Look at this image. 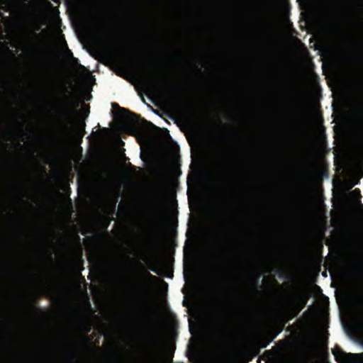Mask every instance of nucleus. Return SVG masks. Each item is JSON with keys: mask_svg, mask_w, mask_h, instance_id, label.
<instances>
[{"mask_svg": "<svg viewBox=\"0 0 363 363\" xmlns=\"http://www.w3.org/2000/svg\"><path fill=\"white\" fill-rule=\"evenodd\" d=\"M238 169V160L233 154L225 155L217 160L216 173L219 179L216 185L217 201L222 213L219 252H222V255L233 252L238 235L235 214Z\"/></svg>", "mask_w": 363, "mask_h": 363, "instance_id": "1", "label": "nucleus"}, {"mask_svg": "<svg viewBox=\"0 0 363 363\" xmlns=\"http://www.w3.org/2000/svg\"><path fill=\"white\" fill-rule=\"evenodd\" d=\"M47 86L40 92V99L57 109V111H0V113H90V106L85 104L92 97L90 93L84 98L72 93L67 89H57L52 77L45 78Z\"/></svg>", "mask_w": 363, "mask_h": 363, "instance_id": "2", "label": "nucleus"}, {"mask_svg": "<svg viewBox=\"0 0 363 363\" xmlns=\"http://www.w3.org/2000/svg\"><path fill=\"white\" fill-rule=\"evenodd\" d=\"M244 317L238 296L230 293L225 313H213L208 320L211 330L221 339L229 341L240 334Z\"/></svg>", "mask_w": 363, "mask_h": 363, "instance_id": "3", "label": "nucleus"}, {"mask_svg": "<svg viewBox=\"0 0 363 363\" xmlns=\"http://www.w3.org/2000/svg\"><path fill=\"white\" fill-rule=\"evenodd\" d=\"M222 264H223V266L225 267V269H227L225 270V272L227 273H225L226 275L228 276H225V280L227 281H225V287L224 288V291L222 294V297L223 298H223V300H224L225 301L223 302L224 304H223V307H222V311L219 310L218 311V307H216L214 308L215 310H213V313L211 314H213V313H220L222 314L223 313H225V307H227V304H228V298H229V296L230 294V291H232V293H235V296H238L240 301V306H241V308H242V314L245 315V308H244V299H243V296L241 295L240 292L238 290V288L235 287V282L233 281H234V277L233 276V274H234L233 273V272H234L233 269H234V267H235V262L232 259H229V257H227L226 256L223 257L222 256ZM216 306H218L216 305ZM218 309H220V307H218Z\"/></svg>", "mask_w": 363, "mask_h": 363, "instance_id": "4", "label": "nucleus"}, {"mask_svg": "<svg viewBox=\"0 0 363 363\" xmlns=\"http://www.w3.org/2000/svg\"><path fill=\"white\" fill-rule=\"evenodd\" d=\"M310 294L307 291L298 290L294 291L286 299L283 305L282 316L286 323L296 317L306 307Z\"/></svg>", "mask_w": 363, "mask_h": 363, "instance_id": "5", "label": "nucleus"}, {"mask_svg": "<svg viewBox=\"0 0 363 363\" xmlns=\"http://www.w3.org/2000/svg\"><path fill=\"white\" fill-rule=\"evenodd\" d=\"M167 118L175 121L181 127L188 130L195 129L200 121L201 116H316L321 118L323 115H165Z\"/></svg>", "mask_w": 363, "mask_h": 363, "instance_id": "6", "label": "nucleus"}, {"mask_svg": "<svg viewBox=\"0 0 363 363\" xmlns=\"http://www.w3.org/2000/svg\"><path fill=\"white\" fill-rule=\"evenodd\" d=\"M274 99L285 108H294L302 104L303 96L302 92L296 87L282 86L274 94Z\"/></svg>", "mask_w": 363, "mask_h": 363, "instance_id": "7", "label": "nucleus"}, {"mask_svg": "<svg viewBox=\"0 0 363 363\" xmlns=\"http://www.w3.org/2000/svg\"><path fill=\"white\" fill-rule=\"evenodd\" d=\"M0 116H58V115H0ZM17 132L9 123L0 118V149L15 139Z\"/></svg>", "mask_w": 363, "mask_h": 363, "instance_id": "8", "label": "nucleus"}, {"mask_svg": "<svg viewBox=\"0 0 363 363\" xmlns=\"http://www.w3.org/2000/svg\"><path fill=\"white\" fill-rule=\"evenodd\" d=\"M11 335L5 333V330L0 327V347L6 352H12L15 354L16 363H26L23 351L11 342Z\"/></svg>", "mask_w": 363, "mask_h": 363, "instance_id": "9", "label": "nucleus"}, {"mask_svg": "<svg viewBox=\"0 0 363 363\" xmlns=\"http://www.w3.org/2000/svg\"><path fill=\"white\" fill-rule=\"evenodd\" d=\"M141 80L147 86L148 89L151 91H161L165 89L155 69H152L151 71L143 74Z\"/></svg>", "mask_w": 363, "mask_h": 363, "instance_id": "10", "label": "nucleus"}, {"mask_svg": "<svg viewBox=\"0 0 363 363\" xmlns=\"http://www.w3.org/2000/svg\"><path fill=\"white\" fill-rule=\"evenodd\" d=\"M154 113H161L159 111L152 108ZM162 113H298V111H220V112H207V111H184V112H172L164 111Z\"/></svg>", "mask_w": 363, "mask_h": 363, "instance_id": "11", "label": "nucleus"}, {"mask_svg": "<svg viewBox=\"0 0 363 363\" xmlns=\"http://www.w3.org/2000/svg\"><path fill=\"white\" fill-rule=\"evenodd\" d=\"M332 352L335 357V359L338 362H348L350 361L349 357H363V353L360 354H347L339 345H335L333 349Z\"/></svg>", "mask_w": 363, "mask_h": 363, "instance_id": "12", "label": "nucleus"}, {"mask_svg": "<svg viewBox=\"0 0 363 363\" xmlns=\"http://www.w3.org/2000/svg\"><path fill=\"white\" fill-rule=\"evenodd\" d=\"M220 136L225 140L233 142L236 140L240 135L234 128L225 125L224 126L223 130L220 132Z\"/></svg>", "mask_w": 363, "mask_h": 363, "instance_id": "13", "label": "nucleus"}, {"mask_svg": "<svg viewBox=\"0 0 363 363\" xmlns=\"http://www.w3.org/2000/svg\"><path fill=\"white\" fill-rule=\"evenodd\" d=\"M153 218L155 223L158 224L162 219V211L161 203L157 202L153 211Z\"/></svg>", "mask_w": 363, "mask_h": 363, "instance_id": "14", "label": "nucleus"}, {"mask_svg": "<svg viewBox=\"0 0 363 363\" xmlns=\"http://www.w3.org/2000/svg\"><path fill=\"white\" fill-rule=\"evenodd\" d=\"M110 113H135L128 108L121 107L117 103H111Z\"/></svg>", "mask_w": 363, "mask_h": 363, "instance_id": "15", "label": "nucleus"}, {"mask_svg": "<svg viewBox=\"0 0 363 363\" xmlns=\"http://www.w3.org/2000/svg\"><path fill=\"white\" fill-rule=\"evenodd\" d=\"M111 116H112L113 120H117V119H119V118H123L124 116H133L134 118L136 119L137 122L145 123H149V124L152 125L151 123H149L145 119L142 118L140 117L141 115L134 114V115H111Z\"/></svg>", "mask_w": 363, "mask_h": 363, "instance_id": "16", "label": "nucleus"}, {"mask_svg": "<svg viewBox=\"0 0 363 363\" xmlns=\"http://www.w3.org/2000/svg\"><path fill=\"white\" fill-rule=\"evenodd\" d=\"M40 67L43 71H48L50 69V64L47 61H41L40 63Z\"/></svg>", "mask_w": 363, "mask_h": 363, "instance_id": "17", "label": "nucleus"}, {"mask_svg": "<svg viewBox=\"0 0 363 363\" xmlns=\"http://www.w3.org/2000/svg\"><path fill=\"white\" fill-rule=\"evenodd\" d=\"M333 113H363V111H337L335 109H333Z\"/></svg>", "mask_w": 363, "mask_h": 363, "instance_id": "18", "label": "nucleus"}, {"mask_svg": "<svg viewBox=\"0 0 363 363\" xmlns=\"http://www.w3.org/2000/svg\"><path fill=\"white\" fill-rule=\"evenodd\" d=\"M143 292L141 290H140V291L137 294V301L140 302L143 298Z\"/></svg>", "mask_w": 363, "mask_h": 363, "instance_id": "19", "label": "nucleus"}, {"mask_svg": "<svg viewBox=\"0 0 363 363\" xmlns=\"http://www.w3.org/2000/svg\"><path fill=\"white\" fill-rule=\"evenodd\" d=\"M84 127H85V125L84 124H82L80 125V126L79 127V131L82 134V136L84 135V133H85V130H84Z\"/></svg>", "mask_w": 363, "mask_h": 363, "instance_id": "20", "label": "nucleus"}, {"mask_svg": "<svg viewBox=\"0 0 363 363\" xmlns=\"http://www.w3.org/2000/svg\"><path fill=\"white\" fill-rule=\"evenodd\" d=\"M28 311H38L40 310L38 308H37L36 306H35L34 305H32V306H30L28 308Z\"/></svg>", "mask_w": 363, "mask_h": 363, "instance_id": "21", "label": "nucleus"}, {"mask_svg": "<svg viewBox=\"0 0 363 363\" xmlns=\"http://www.w3.org/2000/svg\"><path fill=\"white\" fill-rule=\"evenodd\" d=\"M176 91L178 93H182L183 91V89L182 87L179 86V87H177Z\"/></svg>", "mask_w": 363, "mask_h": 363, "instance_id": "22", "label": "nucleus"}, {"mask_svg": "<svg viewBox=\"0 0 363 363\" xmlns=\"http://www.w3.org/2000/svg\"><path fill=\"white\" fill-rule=\"evenodd\" d=\"M152 69V68H151V69H148V70H145V72H144V69H142L143 73L140 75V77H141V76H142L143 74H144L145 72H148L149 71H151V69Z\"/></svg>", "mask_w": 363, "mask_h": 363, "instance_id": "23", "label": "nucleus"}, {"mask_svg": "<svg viewBox=\"0 0 363 363\" xmlns=\"http://www.w3.org/2000/svg\"><path fill=\"white\" fill-rule=\"evenodd\" d=\"M147 276H148L150 279H156V277H155V276L152 275V274H150V273H147Z\"/></svg>", "mask_w": 363, "mask_h": 363, "instance_id": "24", "label": "nucleus"}, {"mask_svg": "<svg viewBox=\"0 0 363 363\" xmlns=\"http://www.w3.org/2000/svg\"><path fill=\"white\" fill-rule=\"evenodd\" d=\"M133 126H134V128H136V129L139 128V127H138V123H135V124H133Z\"/></svg>", "mask_w": 363, "mask_h": 363, "instance_id": "25", "label": "nucleus"}, {"mask_svg": "<svg viewBox=\"0 0 363 363\" xmlns=\"http://www.w3.org/2000/svg\"><path fill=\"white\" fill-rule=\"evenodd\" d=\"M255 284L256 287H261V286L258 285V281L257 280L255 281Z\"/></svg>", "mask_w": 363, "mask_h": 363, "instance_id": "26", "label": "nucleus"}, {"mask_svg": "<svg viewBox=\"0 0 363 363\" xmlns=\"http://www.w3.org/2000/svg\"><path fill=\"white\" fill-rule=\"evenodd\" d=\"M151 270L157 274H158V272L157 269H151Z\"/></svg>", "mask_w": 363, "mask_h": 363, "instance_id": "27", "label": "nucleus"}, {"mask_svg": "<svg viewBox=\"0 0 363 363\" xmlns=\"http://www.w3.org/2000/svg\"><path fill=\"white\" fill-rule=\"evenodd\" d=\"M130 166L131 168H133L134 170H135L136 167L135 166H133L131 164H130Z\"/></svg>", "mask_w": 363, "mask_h": 363, "instance_id": "28", "label": "nucleus"}, {"mask_svg": "<svg viewBox=\"0 0 363 363\" xmlns=\"http://www.w3.org/2000/svg\"><path fill=\"white\" fill-rule=\"evenodd\" d=\"M67 52H68V53H69L71 56H72V52H71V50H68V51H67Z\"/></svg>", "mask_w": 363, "mask_h": 363, "instance_id": "29", "label": "nucleus"}, {"mask_svg": "<svg viewBox=\"0 0 363 363\" xmlns=\"http://www.w3.org/2000/svg\"><path fill=\"white\" fill-rule=\"evenodd\" d=\"M21 170H23V172L27 171V169L25 167H21Z\"/></svg>", "mask_w": 363, "mask_h": 363, "instance_id": "30", "label": "nucleus"}, {"mask_svg": "<svg viewBox=\"0 0 363 363\" xmlns=\"http://www.w3.org/2000/svg\"><path fill=\"white\" fill-rule=\"evenodd\" d=\"M162 284H163L164 285H165L166 286H167V282H165L164 281H162Z\"/></svg>", "mask_w": 363, "mask_h": 363, "instance_id": "31", "label": "nucleus"}, {"mask_svg": "<svg viewBox=\"0 0 363 363\" xmlns=\"http://www.w3.org/2000/svg\"><path fill=\"white\" fill-rule=\"evenodd\" d=\"M79 68L84 69V67L83 65H79Z\"/></svg>", "mask_w": 363, "mask_h": 363, "instance_id": "32", "label": "nucleus"}, {"mask_svg": "<svg viewBox=\"0 0 363 363\" xmlns=\"http://www.w3.org/2000/svg\"><path fill=\"white\" fill-rule=\"evenodd\" d=\"M158 116H160V117H162L163 119H165V117H163L164 115H158Z\"/></svg>", "mask_w": 363, "mask_h": 363, "instance_id": "33", "label": "nucleus"}, {"mask_svg": "<svg viewBox=\"0 0 363 363\" xmlns=\"http://www.w3.org/2000/svg\"><path fill=\"white\" fill-rule=\"evenodd\" d=\"M168 277H170V278L173 277V274L172 273L171 276H168Z\"/></svg>", "mask_w": 363, "mask_h": 363, "instance_id": "34", "label": "nucleus"}, {"mask_svg": "<svg viewBox=\"0 0 363 363\" xmlns=\"http://www.w3.org/2000/svg\"><path fill=\"white\" fill-rule=\"evenodd\" d=\"M73 60H74V61H76V62H77V61H78V60H77V58H73Z\"/></svg>", "mask_w": 363, "mask_h": 363, "instance_id": "35", "label": "nucleus"}, {"mask_svg": "<svg viewBox=\"0 0 363 363\" xmlns=\"http://www.w3.org/2000/svg\"><path fill=\"white\" fill-rule=\"evenodd\" d=\"M23 133V130H20L19 133L21 134Z\"/></svg>", "mask_w": 363, "mask_h": 363, "instance_id": "36", "label": "nucleus"}, {"mask_svg": "<svg viewBox=\"0 0 363 363\" xmlns=\"http://www.w3.org/2000/svg\"><path fill=\"white\" fill-rule=\"evenodd\" d=\"M359 191V190L358 189H355L354 191Z\"/></svg>", "mask_w": 363, "mask_h": 363, "instance_id": "37", "label": "nucleus"}]
</instances>
